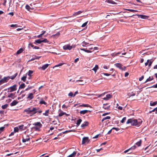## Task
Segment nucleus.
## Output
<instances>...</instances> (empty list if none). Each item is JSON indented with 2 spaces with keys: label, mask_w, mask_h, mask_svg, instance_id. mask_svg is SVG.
Masks as SVG:
<instances>
[{
  "label": "nucleus",
  "mask_w": 157,
  "mask_h": 157,
  "mask_svg": "<svg viewBox=\"0 0 157 157\" xmlns=\"http://www.w3.org/2000/svg\"><path fill=\"white\" fill-rule=\"evenodd\" d=\"M18 102L16 100H14L12 103L10 104V105L11 106H12L14 105H17Z\"/></svg>",
  "instance_id": "nucleus-17"
},
{
  "label": "nucleus",
  "mask_w": 157,
  "mask_h": 157,
  "mask_svg": "<svg viewBox=\"0 0 157 157\" xmlns=\"http://www.w3.org/2000/svg\"><path fill=\"white\" fill-rule=\"evenodd\" d=\"M33 125L39 127H41L42 126V124L40 122H36L33 124Z\"/></svg>",
  "instance_id": "nucleus-11"
},
{
  "label": "nucleus",
  "mask_w": 157,
  "mask_h": 157,
  "mask_svg": "<svg viewBox=\"0 0 157 157\" xmlns=\"http://www.w3.org/2000/svg\"><path fill=\"white\" fill-rule=\"evenodd\" d=\"M80 106H83L85 107H90V105L88 104H82L80 105Z\"/></svg>",
  "instance_id": "nucleus-48"
},
{
  "label": "nucleus",
  "mask_w": 157,
  "mask_h": 157,
  "mask_svg": "<svg viewBox=\"0 0 157 157\" xmlns=\"http://www.w3.org/2000/svg\"><path fill=\"white\" fill-rule=\"evenodd\" d=\"M135 94H135V93H131V94H130V95L129 96V97H130L131 96H135Z\"/></svg>",
  "instance_id": "nucleus-60"
},
{
  "label": "nucleus",
  "mask_w": 157,
  "mask_h": 157,
  "mask_svg": "<svg viewBox=\"0 0 157 157\" xmlns=\"http://www.w3.org/2000/svg\"><path fill=\"white\" fill-rule=\"evenodd\" d=\"M112 130L113 129H114L115 130L117 131H119L120 130V129L118 128H115V127H113L112 128Z\"/></svg>",
  "instance_id": "nucleus-58"
},
{
  "label": "nucleus",
  "mask_w": 157,
  "mask_h": 157,
  "mask_svg": "<svg viewBox=\"0 0 157 157\" xmlns=\"http://www.w3.org/2000/svg\"><path fill=\"white\" fill-rule=\"evenodd\" d=\"M149 88H157V83L155 85H154L153 86L149 87Z\"/></svg>",
  "instance_id": "nucleus-57"
},
{
  "label": "nucleus",
  "mask_w": 157,
  "mask_h": 157,
  "mask_svg": "<svg viewBox=\"0 0 157 157\" xmlns=\"http://www.w3.org/2000/svg\"><path fill=\"white\" fill-rule=\"evenodd\" d=\"M82 44L83 47H86L88 46L89 44L88 43L85 42V41H83L82 43Z\"/></svg>",
  "instance_id": "nucleus-23"
},
{
  "label": "nucleus",
  "mask_w": 157,
  "mask_h": 157,
  "mask_svg": "<svg viewBox=\"0 0 157 157\" xmlns=\"http://www.w3.org/2000/svg\"><path fill=\"white\" fill-rule=\"evenodd\" d=\"M83 81L82 80H78L75 81V83H77L78 85H83L84 84V82H82Z\"/></svg>",
  "instance_id": "nucleus-15"
},
{
  "label": "nucleus",
  "mask_w": 157,
  "mask_h": 157,
  "mask_svg": "<svg viewBox=\"0 0 157 157\" xmlns=\"http://www.w3.org/2000/svg\"><path fill=\"white\" fill-rule=\"evenodd\" d=\"M30 6L28 5H26L25 6V8L28 10L29 11L31 9Z\"/></svg>",
  "instance_id": "nucleus-51"
},
{
  "label": "nucleus",
  "mask_w": 157,
  "mask_h": 157,
  "mask_svg": "<svg viewBox=\"0 0 157 157\" xmlns=\"http://www.w3.org/2000/svg\"><path fill=\"white\" fill-rule=\"evenodd\" d=\"M66 113L63 112L62 111H61V112L59 113V117H61L63 116L64 114H66Z\"/></svg>",
  "instance_id": "nucleus-37"
},
{
  "label": "nucleus",
  "mask_w": 157,
  "mask_h": 157,
  "mask_svg": "<svg viewBox=\"0 0 157 157\" xmlns=\"http://www.w3.org/2000/svg\"><path fill=\"white\" fill-rule=\"evenodd\" d=\"M36 56L34 55L32 56V58L30 59V60L32 61L34 60L35 59H36Z\"/></svg>",
  "instance_id": "nucleus-56"
},
{
  "label": "nucleus",
  "mask_w": 157,
  "mask_h": 157,
  "mask_svg": "<svg viewBox=\"0 0 157 157\" xmlns=\"http://www.w3.org/2000/svg\"><path fill=\"white\" fill-rule=\"evenodd\" d=\"M23 51V49L22 48H21L17 52V54H19L21 53Z\"/></svg>",
  "instance_id": "nucleus-34"
},
{
  "label": "nucleus",
  "mask_w": 157,
  "mask_h": 157,
  "mask_svg": "<svg viewBox=\"0 0 157 157\" xmlns=\"http://www.w3.org/2000/svg\"><path fill=\"white\" fill-rule=\"evenodd\" d=\"M76 154V152L75 151H74L73 153L71 155H69L68 157H73Z\"/></svg>",
  "instance_id": "nucleus-32"
},
{
  "label": "nucleus",
  "mask_w": 157,
  "mask_h": 157,
  "mask_svg": "<svg viewBox=\"0 0 157 157\" xmlns=\"http://www.w3.org/2000/svg\"><path fill=\"white\" fill-rule=\"evenodd\" d=\"M9 89L10 92L16 90V85H14L13 86L10 87Z\"/></svg>",
  "instance_id": "nucleus-6"
},
{
  "label": "nucleus",
  "mask_w": 157,
  "mask_h": 157,
  "mask_svg": "<svg viewBox=\"0 0 157 157\" xmlns=\"http://www.w3.org/2000/svg\"><path fill=\"white\" fill-rule=\"evenodd\" d=\"M89 140L87 137H84L83 138L82 141V144H84L86 142H88Z\"/></svg>",
  "instance_id": "nucleus-5"
},
{
  "label": "nucleus",
  "mask_w": 157,
  "mask_h": 157,
  "mask_svg": "<svg viewBox=\"0 0 157 157\" xmlns=\"http://www.w3.org/2000/svg\"><path fill=\"white\" fill-rule=\"evenodd\" d=\"M153 78L152 77L150 76L147 79H146L144 83H146L148 81H151L153 79Z\"/></svg>",
  "instance_id": "nucleus-22"
},
{
  "label": "nucleus",
  "mask_w": 157,
  "mask_h": 157,
  "mask_svg": "<svg viewBox=\"0 0 157 157\" xmlns=\"http://www.w3.org/2000/svg\"><path fill=\"white\" fill-rule=\"evenodd\" d=\"M98 68V66L97 65H95V67H94L93 69H92L96 73L97 71V70Z\"/></svg>",
  "instance_id": "nucleus-31"
},
{
  "label": "nucleus",
  "mask_w": 157,
  "mask_h": 157,
  "mask_svg": "<svg viewBox=\"0 0 157 157\" xmlns=\"http://www.w3.org/2000/svg\"><path fill=\"white\" fill-rule=\"evenodd\" d=\"M8 80V78L7 77H4L3 78L0 80V85L5 82H6Z\"/></svg>",
  "instance_id": "nucleus-4"
},
{
  "label": "nucleus",
  "mask_w": 157,
  "mask_h": 157,
  "mask_svg": "<svg viewBox=\"0 0 157 157\" xmlns=\"http://www.w3.org/2000/svg\"><path fill=\"white\" fill-rule=\"evenodd\" d=\"M49 109L46 110L45 111V113H43V115L44 116H48V113H49Z\"/></svg>",
  "instance_id": "nucleus-35"
},
{
  "label": "nucleus",
  "mask_w": 157,
  "mask_h": 157,
  "mask_svg": "<svg viewBox=\"0 0 157 157\" xmlns=\"http://www.w3.org/2000/svg\"><path fill=\"white\" fill-rule=\"evenodd\" d=\"M102 74H103L104 75L106 76H109L110 75V74H108V73H103Z\"/></svg>",
  "instance_id": "nucleus-63"
},
{
  "label": "nucleus",
  "mask_w": 157,
  "mask_h": 157,
  "mask_svg": "<svg viewBox=\"0 0 157 157\" xmlns=\"http://www.w3.org/2000/svg\"><path fill=\"white\" fill-rule=\"evenodd\" d=\"M63 48L64 50H71L72 48V46L70 44H66L63 47Z\"/></svg>",
  "instance_id": "nucleus-3"
},
{
  "label": "nucleus",
  "mask_w": 157,
  "mask_h": 157,
  "mask_svg": "<svg viewBox=\"0 0 157 157\" xmlns=\"http://www.w3.org/2000/svg\"><path fill=\"white\" fill-rule=\"evenodd\" d=\"M17 73H16L15 74H14V75L11 76H7V77L8 78V80L9 79H13L15 78L16 77V76H17Z\"/></svg>",
  "instance_id": "nucleus-16"
},
{
  "label": "nucleus",
  "mask_w": 157,
  "mask_h": 157,
  "mask_svg": "<svg viewBox=\"0 0 157 157\" xmlns=\"http://www.w3.org/2000/svg\"><path fill=\"white\" fill-rule=\"evenodd\" d=\"M126 117H124L123 118L122 120L121 121V122L122 123H123L124 122L125 120H126Z\"/></svg>",
  "instance_id": "nucleus-55"
},
{
  "label": "nucleus",
  "mask_w": 157,
  "mask_h": 157,
  "mask_svg": "<svg viewBox=\"0 0 157 157\" xmlns=\"http://www.w3.org/2000/svg\"><path fill=\"white\" fill-rule=\"evenodd\" d=\"M42 43V40L40 39H38L35 40V43H37L39 44H40Z\"/></svg>",
  "instance_id": "nucleus-40"
},
{
  "label": "nucleus",
  "mask_w": 157,
  "mask_h": 157,
  "mask_svg": "<svg viewBox=\"0 0 157 157\" xmlns=\"http://www.w3.org/2000/svg\"><path fill=\"white\" fill-rule=\"evenodd\" d=\"M142 143V140H140L139 141L136 142L135 144L137 145L138 147L140 146Z\"/></svg>",
  "instance_id": "nucleus-29"
},
{
  "label": "nucleus",
  "mask_w": 157,
  "mask_h": 157,
  "mask_svg": "<svg viewBox=\"0 0 157 157\" xmlns=\"http://www.w3.org/2000/svg\"><path fill=\"white\" fill-rule=\"evenodd\" d=\"M157 104V101H155L154 102H152L151 101L150 103V105L151 106H153L156 105Z\"/></svg>",
  "instance_id": "nucleus-33"
},
{
  "label": "nucleus",
  "mask_w": 157,
  "mask_h": 157,
  "mask_svg": "<svg viewBox=\"0 0 157 157\" xmlns=\"http://www.w3.org/2000/svg\"><path fill=\"white\" fill-rule=\"evenodd\" d=\"M15 94L13 93L10 94L8 96V98H11L13 99L14 98Z\"/></svg>",
  "instance_id": "nucleus-21"
},
{
  "label": "nucleus",
  "mask_w": 157,
  "mask_h": 157,
  "mask_svg": "<svg viewBox=\"0 0 157 157\" xmlns=\"http://www.w3.org/2000/svg\"><path fill=\"white\" fill-rule=\"evenodd\" d=\"M19 129L18 127H15L14 128V131L15 132H18Z\"/></svg>",
  "instance_id": "nucleus-50"
},
{
  "label": "nucleus",
  "mask_w": 157,
  "mask_h": 157,
  "mask_svg": "<svg viewBox=\"0 0 157 157\" xmlns=\"http://www.w3.org/2000/svg\"><path fill=\"white\" fill-rule=\"evenodd\" d=\"M19 2L21 3L22 4H23L24 3V2L21 1V0H18V2H16V6H20V4L19 3Z\"/></svg>",
  "instance_id": "nucleus-24"
},
{
  "label": "nucleus",
  "mask_w": 157,
  "mask_h": 157,
  "mask_svg": "<svg viewBox=\"0 0 157 157\" xmlns=\"http://www.w3.org/2000/svg\"><path fill=\"white\" fill-rule=\"evenodd\" d=\"M33 86H28V87L25 90V91L28 90H29L32 89V88H33Z\"/></svg>",
  "instance_id": "nucleus-47"
},
{
  "label": "nucleus",
  "mask_w": 157,
  "mask_h": 157,
  "mask_svg": "<svg viewBox=\"0 0 157 157\" xmlns=\"http://www.w3.org/2000/svg\"><path fill=\"white\" fill-rule=\"evenodd\" d=\"M39 104L46 105L47 104V103L45 102L42 99H41L39 102Z\"/></svg>",
  "instance_id": "nucleus-25"
},
{
  "label": "nucleus",
  "mask_w": 157,
  "mask_h": 157,
  "mask_svg": "<svg viewBox=\"0 0 157 157\" xmlns=\"http://www.w3.org/2000/svg\"><path fill=\"white\" fill-rule=\"evenodd\" d=\"M26 138H25L24 137H22V142L23 143H25L26 141H29L30 140V138L29 137V135H27L26 136Z\"/></svg>",
  "instance_id": "nucleus-9"
},
{
  "label": "nucleus",
  "mask_w": 157,
  "mask_h": 157,
  "mask_svg": "<svg viewBox=\"0 0 157 157\" xmlns=\"http://www.w3.org/2000/svg\"><path fill=\"white\" fill-rule=\"evenodd\" d=\"M36 107L28 108L24 110V112H26L28 114H31V116L36 113Z\"/></svg>",
  "instance_id": "nucleus-2"
},
{
  "label": "nucleus",
  "mask_w": 157,
  "mask_h": 157,
  "mask_svg": "<svg viewBox=\"0 0 157 157\" xmlns=\"http://www.w3.org/2000/svg\"><path fill=\"white\" fill-rule=\"evenodd\" d=\"M42 40V42L48 43V42H49L46 39H45L44 40Z\"/></svg>",
  "instance_id": "nucleus-52"
},
{
  "label": "nucleus",
  "mask_w": 157,
  "mask_h": 157,
  "mask_svg": "<svg viewBox=\"0 0 157 157\" xmlns=\"http://www.w3.org/2000/svg\"><path fill=\"white\" fill-rule=\"evenodd\" d=\"M33 72L32 71L29 70L28 73L27 74L29 77L31 76V75L33 74Z\"/></svg>",
  "instance_id": "nucleus-41"
},
{
  "label": "nucleus",
  "mask_w": 157,
  "mask_h": 157,
  "mask_svg": "<svg viewBox=\"0 0 157 157\" xmlns=\"http://www.w3.org/2000/svg\"><path fill=\"white\" fill-rule=\"evenodd\" d=\"M73 94L72 92H71L68 94V96L71 97H73Z\"/></svg>",
  "instance_id": "nucleus-61"
},
{
  "label": "nucleus",
  "mask_w": 157,
  "mask_h": 157,
  "mask_svg": "<svg viewBox=\"0 0 157 157\" xmlns=\"http://www.w3.org/2000/svg\"><path fill=\"white\" fill-rule=\"evenodd\" d=\"M10 27H18V25L17 24H12L10 25Z\"/></svg>",
  "instance_id": "nucleus-53"
},
{
  "label": "nucleus",
  "mask_w": 157,
  "mask_h": 157,
  "mask_svg": "<svg viewBox=\"0 0 157 157\" xmlns=\"http://www.w3.org/2000/svg\"><path fill=\"white\" fill-rule=\"evenodd\" d=\"M8 105L7 104H6L4 105H2V109H6L8 106Z\"/></svg>",
  "instance_id": "nucleus-44"
},
{
  "label": "nucleus",
  "mask_w": 157,
  "mask_h": 157,
  "mask_svg": "<svg viewBox=\"0 0 157 157\" xmlns=\"http://www.w3.org/2000/svg\"><path fill=\"white\" fill-rule=\"evenodd\" d=\"M82 13V11H79L77 12H75L73 14V15L74 16H76L78 15L79 14Z\"/></svg>",
  "instance_id": "nucleus-30"
},
{
  "label": "nucleus",
  "mask_w": 157,
  "mask_h": 157,
  "mask_svg": "<svg viewBox=\"0 0 157 157\" xmlns=\"http://www.w3.org/2000/svg\"><path fill=\"white\" fill-rule=\"evenodd\" d=\"M89 123L87 121H85L84 123L82 124L81 127L82 128H84L85 127L87 126L88 124Z\"/></svg>",
  "instance_id": "nucleus-18"
},
{
  "label": "nucleus",
  "mask_w": 157,
  "mask_h": 157,
  "mask_svg": "<svg viewBox=\"0 0 157 157\" xmlns=\"http://www.w3.org/2000/svg\"><path fill=\"white\" fill-rule=\"evenodd\" d=\"M136 145H134L132 147H131L129 148V149L125 150L124 151V153H126V152H128L129 151H131V150H133L134 149H135V148H136Z\"/></svg>",
  "instance_id": "nucleus-7"
},
{
  "label": "nucleus",
  "mask_w": 157,
  "mask_h": 157,
  "mask_svg": "<svg viewBox=\"0 0 157 157\" xmlns=\"http://www.w3.org/2000/svg\"><path fill=\"white\" fill-rule=\"evenodd\" d=\"M138 17H140L141 18L144 19H146L148 18V17L146 15L137 14L136 15Z\"/></svg>",
  "instance_id": "nucleus-13"
},
{
  "label": "nucleus",
  "mask_w": 157,
  "mask_h": 157,
  "mask_svg": "<svg viewBox=\"0 0 157 157\" xmlns=\"http://www.w3.org/2000/svg\"><path fill=\"white\" fill-rule=\"evenodd\" d=\"M33 94L32 93H30L29 94L28 96L27 97V99L28 100H30L33 99Z\"/></svg>",
  "instance_id": "nucleus-12"
},
{
  "label": "nucleus",
  "mask_w": 157,
  "mask_h": 157,
  "mask_svg": "<svg viewBox=\"0 0 157 157\" xmlns=\"http://www.w3.org/2000/svg\"><path fill=\"white\" fill-rule=\"evenodd\" d=\"M105 2L112 4H115V2L112 0H106Z\"/></svg>",
  "instance_id": "nucleus-27"
},
{
  "label": "nucleus",
  "mask_w": 157,
  "mask_h": 157,
  "mask_svg": "<svg viewBox=\"0 0 157 157\" xmlns=\"http://www.w3.org/2000/svg\"><path fill=\"white\" fill-rule=\"evenodd\" d=\"M30 45H31V47L33 48H35L36 49H39V47L38 46H34L33 45L31 44H30Z\"/></svg>",
  "instance_id": "nucleus-49"
},
{
  "label": "nucleus",
  "mask_w": 157,
  "mask_h": 157,
  "mask_svg": "<svg viewBox=\"0 0 157 157\" xmlns=\"http://www.w3.org/2000/svg\"><path fill=\"white\" fill-rule=\"evenodd\" d=\"M114 65L117 67L118 68L120 69L123 70L122 68V65L120 63H117L114 64Z\"/></svg>",
  "instance_id": "nucleus-14"
},
{
  "label": "nucleus",
  "mask_w": 157,
  "mask_h": 157,
  "mask_svg": "<svg viewBox=\"0 0 157 157\" xmlns=\"http://www.w3.org/2000/svg\"><path fill=\"white\" fill-rule=\"evenodd\" d=\"M126 10L131 12H136L137 11L136 10H132V9H126Z\"/></svg>",
  "instance_id": "nucleus-45"
},
{
  "label": "nucleus",
  "mask_w": 157,
  "mask_h": 157,
  "mask_svg": "<svg viewBox=\"0 0 157 157\" xmlns=\"http://www.w3.org/2000/svg\"><path fill=\"white\" fill-rule=\"evenodd\" d=\"M89 111L88 110H81L80 111V113L81 114H84Z\"/></svg>",
  "instance_id": "nucleus-19"
},
{
  "label": "nucleus",
  "mask_w": 157,
  "mask_h": 157,
  "mask_svg": "<svg viewBox=\"0 0 157 157\" xmlns=\"http://www.w3.org/2000/svg\"><path fill=\"white\" fill-rule=\"evenodd\" d=\"M63 64V63H59V64H58L57 65H56V66H55L54 67H59V66H61Z\"/></svg>",
  "instance_id": "nucleus-59"
},
{
  "label": "nucleus",
  "mask_w": 157,
  "mask_h": 157,
  "mask_svg": "<svg viewBox=\"0 0 157 157\" xmlns=\"http://www.w3.org/2000/svg\"><path fill=\"white\" fill-rule=\"evenodd\" d=\"M112 97V95H111L110 94H108L106 95V97L109 100V99L111 98Z\"/></svg>",
  "instance_id": "nucleus-42"
},
{
  "label": "nucleus",
  "mask_w": 157,
  "mask_h": 157,
  "mask_svg": "<svg viewBox=\"0 0 157 157\" xmlns=\"http://www.w3.org/2000/svg\"><path fill=\"white\" fill-rule=\"evenodd\" d=\"M24 126L23 125H18L17 127L18 128V129L19 128L20 130H21V131H22L24 130L23 128Z\"/></svg>",
  "instance_id": "nucleus-38"
},
{
  "label": "nucleus",
  "mask_w": 157,
  "mask_h": 157,
  "mask_svg": "<svg viewBox=\"0 0 157 157\" xmlns=\"http://www.w3.org/2000/svg\"><path fill=\"white\" fill-rule=\"evenodd\" d=\"M80 49L81 50L83 51L86 52L87 53H91L92 52V51L88 50H87L85 48H80Z\"/></svg>",
  "instance_id": "nucleus-28"
},
{
  "label": "nucleus",
  "mask_w": 157,
  "mask_h": 157,
  "mask_svg": "<svg viewBox=\"0 0 157 157\" xmlns=\"http://www.w3.org/2000/svg\"><path fill=\"white\" fill-rule=\"evenodd\" d=\"M27 78V74H26L21 78V80L23 82H25Z\"/></svg>",
  "instance_id": "nucleus-20"
},
{
  "label": "nucleus",
  "mask_w": 157,
  "mask_h": 157,
  "mask_svg": "<svg viewBox=\"0 0 157 157\" xmlns=\"http://www.w3.org/2000/svg\"><path fill=\"white\" fill-rule=\"evenodd\" d=\"M25 87V84L23 83L21 84L19 87V89H22L24 88Z\"/></svg>",
  "instance_id": "nucleus-39"
},
{
  "label": "nucleus",
  "mask_w": 157,
  "mask_h": 157,
  "mask_svg": "<svg viewBox=\"0 0 157 157\" xmlns=\"http://www.w3.org/2000/svg\"><path fill=\"white\" fill-rule=\"evenodd\" d=\"M144 78V76L143 75L140 78H139V80L140 81H142Z\"/></svg>",
  "instance_id": "nucleus-62"
},
{
  "label": "nucleus",
  "mask_w": 157,
  "mask_h": 157,
  "mask_svg": "<svg viewBox=\"0 0 157 157\" xmlns=\"http://www.w3.org/2000/svg\"><path fill=\"white\" fill-rule=\"evenodd\" d=\"M110 118V117L109 116H107L104 118L105 120L106 119H109Z\"/></svg>",
  "instance_id": "nucleus-64"
},
{
  "label": "nucleus",
  "mask_w": 157,
  "mask_h": 157,
  "mask_svg": "<svg viewBox=\"0 0 157 157\" xmlns=\"http://www.w3.org/2000/svg\"><path fill=\"white\" fill-rule=\"evenodd\" d=\"M82 121V120L81 119H80L78 120L77 121V122L76 123V124L77 126H78L80 124L81 122Z\"/></svg>",
  "instance_id": "nucleus-36"
},
{
  "label": "nucleus",
  "mask_w": 157,
  "mask_h": 157,
  "mask_svg": "<svg viewBox=\"0 0 157 157\" xmlns=\"http://www.w3.org/2000/svg\"><path fill=\"white\" fill-rule=\"evenodd\" d=\"M41 127H33V128L35 129L36 131H40V128Z\"/></svg>",
  "instance_id": "nucleus-43"
},
{
  "label": "nucleus",
  "mask_w": 157,
  "mask_h": 157,
  "mask_svg": "<svg viewBox=\"0 0 157 157\" xmlns=\"http://www.w3.org/2000/svg\"><path fill=\"white\" fill-rule=\"evenodd\" d=\"M142 122V121L140 119L137 120L134 118H130L127 120L126 124L130 123L132 125L139 127L141 124Z\"/></svg>",
  "instance_id": "nucleus-1"
},
{
  "label": "nucleus",
  "mask_w": 157,
  "mask_h": 157,
  "mask_svg": "<svg viewBox=\"0 0 157 157\" xmlns=\"http://www.w3.org/2000/svg\"><path fill=\"white\" fill-rule=\"evenodd\" d=\"M49 64H44L43 65L42 67V68L43 70H45L46 68H47L48 67Z\"/></svg>",
  "instance_id": "nucleus-26"
},
{
  "label": "nucleus",
  "mask_w": 157,
  "mask_h": 157,
  "mask_svg": "<svg viewBox=\"0 0 157 157\" xmlns=\"http://www.w3.org/2000/svg\"><path fill=\"white\" fill-rule=\"evenodd\" d=\"M36 109H37L36 113L38 112V113H39V114L41 113L42 112V111L41 110H39L40 109L39 108L37 107Z\"/></svg>",
  "instance_id": "nucleus-46"
},
{
  "label": "nucleus",
  "mask_w": 157,
  "mask_h": 157,
  "mask_svg": "<svg viewBox=\"0 0 157 157\" xmlns=\"http://www.w3.org/2000/svg\"><path fill=\"white\" fill-rule=\"evenodd\" d=\"M136 145H134L132 147H131L129 148V149L125 150L124 151V153H126V152H128L129 151H131V150H133L134 149H135V148H136Z\"/></svg>",
  "instance_id": "nucleus-8"
},
{
  "label": "nucleus",
  "mask_w": 157,
  "mask_h": 157,
  "mask_svg": "<svg viewBox=\"0 0 157 157\" xmlns=\"http://www.w3.org/2000/svg\"><path fill=\"white\" fill-rule=\"evenodd\" d=\"M108 105L109 103H108L103 104V108L104 109H109V108H110V105Z\"/></svg>",
  "instance_id": "nucleus-10"
},
{
  "label": "nucleus",
  "mask_w": 157,
  "mask_h": 157,
  "mask_svg": "<svg viewBox=\"0 0 157 157\" xmlns=\"http://www.w3.org/2000/svg\"><path fill=\"white\" fill-rule=\"evenodd\" d=\"M88 21H87L84 23L82 25L81 27H85L87 25Z\"/></svg>",
  "instance_id": "nucleus-54"
}]
</instances>
